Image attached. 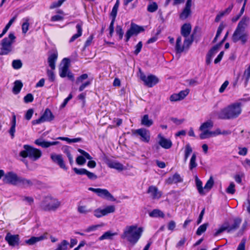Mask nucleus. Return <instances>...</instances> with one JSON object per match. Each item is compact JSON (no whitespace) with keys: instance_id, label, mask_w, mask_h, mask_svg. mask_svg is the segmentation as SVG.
I'll use <instances>...</instances> for the list:
<instances>
[{"instance_id":"obj_52","label":"nucleus","mask_w":250,"mask_h":250,"mask_svg":"<svg viewBox=\"0 0 250 250\" xmlns=\"http://www.w3.org/2000/svg\"><path fill=\"white\" fill-rule=\"evenodd\" d=\"M22 62L20 60H15L12 62V66L15 69H19L22 66Z\"/></svg>"},{"instance_id":"obj_2","label":"nucleus","mask_w":250,"mask_h":250,"mask_svg":"<svg viewBox=\"0 0 250 250\" xmlns=\"http://www.w3.org/2000/svg\"><path fill=\"white\" fill-rule=\"evenodd\" d=\"M143 231V228H138L137 226H126L121 234V237L134 245L141 237Z\"/></svg>"},{"instance_id":"obj_5","label":"nucleus","mask_w":250,"mask_h":250,"mask_svg":"<svg viewBox=\"0 0 250 250\" xmlns=\"http://www.w3.org/2000/svg\"><path fill=\"white\" fill-rule=\"evenodd\" d=\"M61 206V202L51 196L46 197L41 204V208L45 211L55 210Z\"/></svg>"},{"instance_id":"obj_1","label":"nucleus","mask_w":250,"mask_h":250,"mask_svg":"<svg viewBox=\"0 0 250 250\" xmlns=\"http://www.w3.org/2000/svg\"><path fill=\"white\" fill-rule=\"evenodd\" d=\"M242 104L239 102H235L228 105L220 110L218 114L219 119L233 120L238 118L242 113Z\"/></svg>"},{"instance_id":"obj_37","label":"nucleus","mask_w":250,"mask_h":250,"mask_svg":"<svg viewBox=\"0 0 250 250\" xmlns=\"http://www.w3.org/2000/svg\"><path fill=\"white\" fill-rule=\"evenodd\" d=\"M149 216L151 217H160L163 218L165 216L164 213L158 209H154L149 213Z\"/></svg>"},{"instance_id":"obj_16","label":"nucleus","mask_w":250,"mask_h":250,"mask_svg":"<svg viewBox=\"0 0 250 250\" xmlns=\"http://www.w3.org/2000/svg\"><path fill=\"white\" fill-rule=\"evenodd\" d=\"M134 134H137L141 137V140L148 143L150 140V132L146 128H142L133 131Z\"/></svg>"},{"instance_id":"obj_6","label":"nucleus","mask_w":250,"mask_h":250,"mask_svg":"<svg viewBox=\"0 0 250 250\" xmlns=\"http://www.w3.org/2000/svg\"><path fill=\"white\" fill-rule=\"evenodd\" d=\"M70 60L67 58H64L59 67V75L61 78L67 77L71 81H74V74L69 70Z\"/></svg>"},{"instance_id":"obj_39","label":"nucleus","mask_w":250,"mask_h":250,"mask_svg":"<svg viewBox=\"0 0 250 250\" xmlns=\"http://www.w3.org/2000/svg\"><path fill=\"white\" fill-rule=\"evenodd\" d=\"M69 242L66 240H63L59 243L57 248L54 250H67Z\"/></svg>"},{"instance_id":"obj_46","label":"nucleus","mask_w":250,"mask_h":250,"mask_svg":"<svg viewBox=\"0 0 250 250\" xmlns=\"http://www.w3.org/2000/svg\"><path fill=\"white\" fill-rule=\"evenodd\" d=\"M213 184V179L212 177H210L204 186V189L207 191H208L212 188Z\"/></svg>"},{"instance_id":"obj_24","label":"nucleus","mask_w":250,"mask_h":250,"mask_svg":"<svg viewBox=\"0 0 250 250\" xmlns=\"http://www.w3.org/2000/svg\"><path fill=\"white\" fill-rule=\"evenodd\" d=\"M242 219L238 217L235 218L233 219V223L231 226H230L229 222H227L228 232H230L236 230L239 228Z\"/></svg>"},{"instance_id":"obj_59","label":"nucleus","mask_w":250,"mask_h":250,"mask_svg":"<svg viewBox=\"0 0 250 250\" xmlns=\"http://www.w3.org/2000/svg\"><path fill=\"white\" fill-rule=\"evenodd\" d=\"M76 163L79 165H83L86 162V160L83 156H79L76 160Z\"/></svg>"},{"instance_id":"obj_33","label":"nucleus","mask_w":250,"mask_h":250,"mask_svg":"<svg viewBox=\"0 0 250 250\" xmlns=\"http://www.w3.org/2000/svg\"><path fill=\"white\" fill-rule=\"evenodd\" d=\"M152 120L149 119L148 115L146 114L144 115L141 120V124L145 126L149 127L153 125Z\"/></svg>"},{"instance_id":"obj_29","label":"nucleus","mask_w":250,"mask_h":250,"mask_svg":"<svg viewBox=\"0 0 250 250\" xmlns=\"http://www.w3.org/2000/svg\"><path fill=\"white\" fill-rule=\"evenodd\" d=\"M183 179L180 175L177 173L174 174L166 180L167 184L171 185L182 182Z\"/></svg>"},{"instance_id":"obj_35","label":"nucleus","mask_w":250,"mask_h":250,"mask_svg":"<svg viewBox=\"0 0 250 250\" xmlns=\"http://www.w3.org/2000/svg\"><path fill=\"white\" fill-rule=\"evenodd\" d=\"M117 234V233L114 232L112 233L110 231H107L104 233L102 236H101L99 238V240L100 241L104 240V239H109L112 240L113 239V237L115 235H116Z\"/></svg>"},{"instance_id":"obj_61","label":"nucleus","mask_w":250,"mask_h":250,"mask_svg":"<svg viewBox=\"0 0 250 250\" xmlns=\"http://www.w3.org/2000/svg\"><path fill=\"white\" fill-rule=\"evenodd\" d=\"M47 76L48 77V79L51 82H54L55 79V76L54 74L53 70H47Z\"/></svg>"},{"instance_id":"obj_47","label":"nucleus","mask_w":250,"mask_h":250,"mask_svg":"<svg viewBox=\"0 0 250 250\" xmlns=\"http://www.w3.org/2000/svg\"><path fill=\"white\" fill-rule=\"evenodd\" d=\"M192 149L189 144H187L186 146L185 147V157H184V161L185 162H186L188 157H189V155L192 152Z\"/></svg>"},{"instance_id":"obj_19","label":"nucleus","mask_w":250,"mask_h":250,"mask_svg":"<svg viewBox=\"0 0 250 250\" xmlns=\"http://www.w3.org/2000/svg\"><path fill=\"white\" fill-rule=\"evenodd\" d=\"M74 172L78 175H86L87 177L90 180H96L97 178V176L93 172H91L87 170L85 168L78 169L76 167L73 168Z\"/></svg>"},{"instance_id":"obj_25","label":"nucleus","mask_w":250,"mask_h":250,"mask_svg":"<svg viewBox=\"0 0 250 250\" xmlns=\"http://www.w3.org/2000/svg\"><path fill=\"white\" fill-rule=\"evenodd\" d=\"M250 22V18L248 16H244L239 22L237 27L245 30L246 28L249 26Z\"/></svg>"},{"instance_id":"obj_43","label":"nucleus","mask_w":250,"mask_h":250,"mask_svg":"<svg viewBox=\"0 0 250 250\" xmlns=\"http://www.w3.org/2000/svg\"><path fill=\"white\" fill-rule=\"evenodd\" d=\"M195 182L196 185L199 193L202 195L205 194V192H204L203 188L202 187V182L200 181V179H198L197 176H196L195 177Z\"/></svg>"},{"instance_id":"obj_22","label":"nucleus","mask_w":250,"mask_h":250,"mask_svg":"<svg viewBox=\"0 0 250 250\" xmlns=\"http://www.w3.org/2000/svg\"><path fill=\"white\" fill-rule=\"evenodd\" d=\"M59 142H47L45 141L42 138H39L35 141V144L39 146H41L43 148H48L51 146L57 145Z\"/></svg>"},{"instance_id":"obj_63","label":"nucleus","mask_w":250,"mask_h":250,"mask_svg":"<svg viewBox=\"0 0 250 250\" xmlns=\"http://www.w3.org/2000/svg\"><path fill=\"white\" fill-rule=\"evenodd\" d=\"M116 32L119 36V38L120 40L122 39L124 32L123 31L122 28L120 25H117L116 28Z\"/></svg>"},{"instance_id":"obj_10","label":"nucleus","mask_w":250,"mask_h":250,"mask_svg":"<svg viewBox=\"0 0 250 250\" xmlns=\"http://www.w3.org/2000/svg\"><path fill=\"white\" fill-rule=\"evenodd\" d=\"M115 211V207L114 205L106 206L103 209L98 208L93 211L94 216L97 218H101L109 213H113Z\"/></svg>"},{"instance_id":"obj_32","label":"nucleus","mask_w":250,"mask_h":250,"mask_svg":"<svg viewBox=\"0 0 250 250\" xmlns=\"http://www.w3.org/2000/svg\"><path fill=\"white\" fill-rule=\"evenodd\" d=\"M76 29L77 30V33L72 36L70 38L69 42L71 43L73 42L75 40L82 36V23H78L76 25Z\"/></svg>"},{"instance_id":"obj_50","label":"nucleus","mask_w":250,"mask_h":250,"mask_svg":"<svg viewBox=\"0 0 250 250\" xmlns=\"http://www.w3.org/2000/svg\"><path fill=\"white\" fill-rule=\"evenodd\" d=\"M235 185L233 182H231L229 186L227 188L226 191L230 194H233L235 192Z\"/></svg>"},{"instance_id":"obj_21","label":"nucleus","mask_w":250,"mask_h":250,"mask_svg":"<svg viewBox=\"0 0 250 250\" xmlns=\"http://www.w3.org/2000/svg\"><path fill=\"white\" fill-rule=\"evenodd\" d=\"M158 138L159 139L158 143L163 148L169 149L171 147L172 143L170 140L165 138L161 134L158 135Z\"/></svg>"},{"instance_id":"obj_58","label":"nucleus","mask_w":250,"mask_h":250,"mask_svg":"<svg viewBox=\"0 0 250 250\" xmlns=\"http://www.w3.org/2000/svg\"><path fill=\"white\" fill-rule=\"evenodd\" d=\"M65 0H59L57 2H54L51 4V5L50 6V8L54 9L55 8L58 7L60 6L62 4V3Z\"/></svg>"},{"instance_id":"obj_62","label":"nucleus","mask_w":250,"mask_h":250,"mask_svg":"<svg viewBox=\"0 0 250 250\" xmlns=\"http://www.w3.org/2000/svg\"><path fill=\"white\" fill-rule=\"evenodd\" d=\"M78 151L79 152H80L82 155H83V157L85 158H86L88 160H91L92 159V157L86 151H84L83 150L79 148L78 149Z\"/></svg>"},{"instance_id":"obj_34","label":"nucleus","mask_w":250,"mask_h":250,"mask_svg":"<svg viewBox=\"0 0 250 250\" xmlns=\"http://www.w3.org/2000/svg\"><path fill=\"white\" fill-rule=\"evenodd\" d=\"M23 86L22 82L20 80H16L14 83L13 88V92L15 94H18Z\"/></svg>"},{"instance_id":"obj_51","label":"nucleus","mask_w":250,"mask_h":250,"mask_svg":"<svg viewBox=\"0 0 250 250\" xmlns=\"http://www.w3.org/2000/svg\"><path fill=\"white\" fill-rule=\"evenodd\" d=\"M131 30H134L136 35L144 31V28L142 27L139 26L136 24L131 23Z\"/></svg>"},{"instance_id":"obj_12","label":"nucleus","mask_w":250,"mask_h":250,"mask_svg":"<svg viewBox=\"0 0 250 250\" xmlns=\"http://www.w3.org/2000/svg\"><path fill=\"white\" fill-rule=\"evenodd\" d=\"M140 78L144 82L145 84L149 87H152L159 82L158 78L153 75L146 77L144 74L141 73Z\"/></svg>"},{"instance_id":"obj_4","label":"nucleus","mask_w":250,"mask_h":250,"mask_svg":"<svg viewBox=\"0 0 250 250\" xmlns=\"http://www.w3.org/2000/svg\"><path fill=\"white\" fill-rule=\"evenodd\" d=\"M16 37L13 33H10L8 37L3 39L0 42V55H6L12 52V44L15 41Z\"/></svg>"},{"instance_id":"obj_26","label":"nucleus","mask_w":250,"mask_h":250,"mask_svg":"<svg viewBox=\"0 0 250 250\" xmlns=\"http://www.w3.org/2000/svg\"><path fill=\"white\" fill-rule=\"evenodd\" d=\"M191 31V25L190 23L184 24L181 28V34L184 37H187L190 36Z\"/></svg>"},{"instance_id":"obj_23","label":"nucleus","mask_w":250,"mask_h":250,"mask_svg":"<svg viewBox=\"0 0 250 250\" xmlns=\"http://www.w3.org/2000/svg\"><path fill=\"white\" fill-rule=\"evenodd\" d=\"M118 9V8L113 7L110 13V16L112 17V21L109 27V34L110 36H112L114 32V23L117 16Z\"/></svg>"},{"instance_id":"obj_49","label":"nucleus","mask_w":250,"mask_h":250,"mask_svg":"<svg viewBox=\"0 0 250 250\" xmlns=\"http://www.w3.org/2000/svg\"><path fill=\"white\" fill-rule=\"evenodd\" d=\"M208 226V224L205 223L202 225H201L197 229L196 231V234L197 235H201L203 232H204L207 228V227Z\"/></svg>"},{"instance_id":"obj_14","label":"nucleus","mask_w":250,"mask_h":250,"mask_svg":"<svg viewBox=\"0 0 250 250\" xmlns=\"http://www.w3.org/2000/svg\"><path fill=\"white\" fill-rule=\"evenodd\" d=\"M88 78V75L87 74H83L78 77L76 81V84L79 85L81 84L79 91H83L86 87L89 86L91 83V81L88 80L85 82L83 81Z\"/></svg>"},{"instance_id":"obj_38","label":"nucleus","mask_w":250,"mask_h":250,"mask_svg":"<svg viewBox=\"0 0 250 250\" xmlns=\"http://www.w3.org/2000/svg\"><path fill=\"white\" fill-rule=\"evenodd\" d=\"M16 117L15 114H13L12 120V125L9 130V133L11 136L12 138L14 137V133L15 132V127H16Z\"/></svg>"},{"instance_id":"obj_60","label":"nucleus","mask_w":250,"mask_h":250,"mask_svg":"<svg viewBox=\"0 0 250 250\" xmlns=\"http://www.w3.org/2000/svg\"><path fill=\"white\" fill-rule=\"evenodd\" d=\"M34 113V110L32 108L29 109L25 114V119L27 120H30Z\"/></svg>"},{"instance_id":"obj_8","label":"nucleus","mask_w":250,"mask_h":250,"mask_svg":"<svg viewBox=\"0 0 250 250\" xmlns=\"http://www.w3.org/2000/svg\"><path fill=\"white\" fill-rule=\"evenodd\" d=\"M88 189L89 191H93L95 193L97 194L98 196L102 198H104L112 201H114L115 200L113 196L106 189L89 188Z\"/></svg>"},{"instance_id":"obj_44","label":"nucleus","mask_w":250,"mask_h":250,"mask_svg":"<svg viewBox=\"0 0 250 250\" xmlns=\"http://www.w3.org/2000/svg\"><path fill=\"white\" fill-rule=\"evenodd\" d=\"M196 155L195 153H193L192 155V156L190 160L189 165V168L190 170H192L194 168L196 167L197 166V164L196 163Z\"/></svg>"},{"instance_id":"obj_17","label":"nucleus","mask_w":250,"mask_h":250,"mask_svg":"<svg viewBox=\"0 0 250 250\" xmlns=\"http://www.w3.org/2000/svg\"><path fill=\"white\" fill-rule=\"evenodd\" d=\"M50 157L52 161L57 164L61 168L64 170L67 169L62 155L52 153L51 154Z\"/></svg>"},{"instance_id":"obj_20","label":"nucleus","mask_w":250,"mask_h":250,"mask_svg":"<svg viewBox=\"0 0 250 250\" xmlns=\"http://www.w3.org/2000/svg\"><path fill=\"white\" fill-rule=\"evenodd\" d=\"M147 193L150 194L151 197L153 199H159L162 196V192L159 191L158 188L154 186L149 187Z\"/></svg>"},{"instance_id":"obj_64","label":"nucleus","mask_w":250,"mask_h":250,"mask_svg":"<svg viewBox=\"0 0 250 250\" xmlns=\"http://www.w3.org/2000/svg\"><path fill=\"white\" fill-rule=\"evenodd\" d=\"M33 99H34V98H33V95L31 93H29V94H27L24 97V102L25 103H31L33 101Z\"/></svg>"},{"instance_id":"obj_57","label":"nucleus","mask_w":250,"mask_h":250,"mask_svg":"<svg viewBox=\"0 0 250 250\" xmlns=\"http://www.w3.org/2000/svg\"><path fill=\"white\" fill-rule=\"evenodd\" d=\"M102 225H92L91 226L88 227L85 230V231L87 232H89L90 231H95L96 229H98L99 227H102Z\"/></svg>"},{"instance_id":"obj_27","label":"nucleus","mask_w":250,"mask_h":250,"mask_svg":"<svg viewBox=\"0 0 250 250\" xmlns=\"http://www.w3.org/2000/svg\"><path fill=\"white\" fill-rule=\"evenodd\" d=\"M46 238V234H44L39 237H31L30 239L25 240V242L28 245H32L37 242L42 241Z\"/></svg>"},{"instance_id":"obj_56","label":"nucleus","mask_w":250,"mask_h":250,"mask_svg":"<svg viewBox=\"0 0 250 250\" xmlns=\"http://www.w3.org/2000/svg\"><path fill=\"white\" fill-rule=\"evenodd\" d=\"M189 92V90L188 89H186L184 90L181 91L178 93L180 100H182L184 99L188 94Z\"/></svg>"},{"instance_id":"obj_53","label":"nucleus","mask_w":250,"mask_h":250,"mask_svg":"<svg viewBox=\"0 0 250 250\" xmlns=\"http://www.w3.org/2000/svg\"><path fill=\"white\" fill-rule=\"evenodd\" d=\"M134 35H136L134 30H131V26L130 28L127 31L126 34L125 35V42H128L131 36Z\"/></svg>"},{"instance_id":"obj_18","label":"nucleus","mask_w":250,"mask_h":250,"mask_svg":"<svg viewBox=\"0 0 250 250\" xmlns=\"http://www.w3.org/2000/svg\"><path fill=\"white\" fill-rule=\"evenodd\" d=\"M192 5V0H187L185 7L180 15V18L182 20H185L188 18L191 14V7Z\"/></svg>"},{"instance_id":"obj_42","label":"nucleus","mask_w":250,"mask_h":250,"mask_svg":"<svg viewBox=\"0 0 250 250\" xmlns=\"http://www.w3.org/2000/svg\"><path fill=\"white\" fill-rule=\"evenodd\" d=\"M78 211L81 214H86L91 212L92 210L88 208L86 206L79 205L77 208Z\"/></svg>"},{"instance_id":"obj_7","label":"nucleus","mask_w":250,"mask_h":250,"mask_svg":"<svg viewBox=\"0 0 250 250\" xmlns=\"http://www.w3.org/2000/svg\"><path fill=\"white\" fill-rule=\"evenodd\" d=\"M249 34L245 30L236 27L232 35V40L234 42L240 41L244 44L247 42Z\"/></svg>"},{"instance_id":"obj_54","label":"nucleus","mask_w":250,"mask_h":250,"mask_svg":"<svg viewBox=\"0 0 250 250\" xmlns=\"http://www.w3.org/2000/svg\"><path fill=\"white\" fill-rule=\"evenodd\" d=\"M244 75L246 79L245 85V86H246L250 79V66H249L246 70H245Z\"/></svg>"},{"instance_id":"obj_48","label":"nucleus","mask_w":250,"mask_h":250,"mask_svg":"<svg viewBox=\"0 0 250 250\" xmlns=\"http://www.w3.org/2000/svg\"><path fill=\"white\" fill-rule=\"evenodd\" d=\"M224 28H225V25L223 24V23H220V24L219 25V26L217 29V33H216L215 37L214 38V39L213 40V42H215L217 41L218 38L221 35V34Z\"/></svg>"},{"instance_id":"obj_3","label":"nucleus","mask_w":250,"mask_h":250,"mask_svg":"<svg viewBox=\"0 0 250 250\" xmlns=\"http://www.w3.org/2000/svg\"><path fill=\"white\" fill-rule=\"evenodd\" d=\"M24 149L20 152V156L23 158L28 157L33 161H37L42 156V151L29 145L23 146Z\"/></svg>"},{"instance_id":"obj_30","label":"nucleus","mask_w":250,"mask_h":250,"mask_svg":"<svg viewBox=\"0 0 250 250\" xmlns=\"http://www.w3.org/2000/svg\"><path fill=\"white\" fill-rule=\"evenodd\" d=\"M58 58L57 53L51 54L48 58V62L49 66L52 70L55 69V62Z\"/></svg>"},{"instance_id":"obj_13","label":"nucleus","mask_w":250,"mask_h":250,"mask_svg":"<svg viewBox=\"0 0 250 250\" xmlns=\"http://www.w3.org/2000/svg\"><path fill=\"white\" fill-rule=\"evenodd\" d=\"M19 177L17 174L14 172L10 171L7 172L3 178V181L6 184H11L14 186L18 185Z\"/></svg>"},{"instance_id":"obj_40","label":"nucleus","mask_w":250,"mask_h":250,"mask_svg":"<svg viewBox=\"0 0 250 250\" xmlns=\"http://www.w3.org/2000/svg\"><path fill=\"white\" fill-rule=\"evenodd\" d=\"M185 40L184 41V46L185 48H188L189 46L192 44L193 42V35H192L187 37H184Z\"/></svg>"},{"instance_id":"obj_36","label":"nucleus","mask_w":250,"mask_h":250,"mask_svg":"<svg viewBox=\"0 0 250 250\" xmlns=\"http://www.w3.org/2000/svg\"><path fill=\"white\" fill-rule=\"evenodd\" d=\"M181 42L182 38L181 37H179L176 40L175 45V50H176V52L179 53L183 52L185 49L184 45H182Z\"/></svg>"},{"instance_id":"obj_15","label":"nucleus","mask_w":250,"mask_h":250,"mask_svg":"<svg viewBox=\"0 0 250 250\" xmlns=\"http://www.w3.org/2000/svg\"><path fill=\"white\" fill-rule=\"evenodd\" d=\"M5 240L11 247L19 246L20 244V237L18 234L13 235L8 232L5 237Z\"/></svg>"},{"instance_id":"obj_41","label":"nucleus","mask_w":250,"mask_h":250,"mask_svg":"<svg viewBox=\"0 0 250 250\" xmlns=\"http://www.w3.org/2000/svg\"><path fill=\"white\" fill-rule=\"evenodd\" d=\"M158 9V4L156 2H150L147 7V10L149 12L153 13L156 11Z\"/></svg>"},{"instance_id":"obj_28","label":"nucleus","mask_w":250,"mask_h":250,"mask_svg":"<svg viewBox=\"0 0 250 250\" xmlns=\"http://www.w3.org/2000/svg\"><path fill=\"white\" fill-rule=\"evenodd\" d=\"M35 181V180H31L20 177L18 181V185H20L24 188L30 187L34 184Z\"/></svg>"},{"instance_id":"obj_45","label":"nucleus","mask_w":250,"mask_h":250,"mask_svg":"<svg viewBox=\"0 0 250 250\" xmlns=\"http://www.w3.org/2000/svg\"><path fill=\"white\" fill-rule=\"evenodd\" d=\"M225 230H227L228 232V227L227 225V222H225L221 226V227L215 232V233L214 234V236H216Z\"/></svg>"},{"instance_id":"obj_31","label":"nucleus","mask_w":250,"mask_h":250,"mask_svg":"<svg viewBox=\"0 0 250 250\" xmlns=\"http://www.w3.org/2000/svg\"><path fill=\"white\" fill-rule=\"evenodd\" d=\"M106 164L109 167L116 169L119 171H122L124 169V166L119 162L108 161L106 162Z\"/></svg>"},{"instance_id":"obj_9","label":"nucleus","mask_w":250,"mask_h":250,"mask_svg":"<svg viewBox=\"0 0 250 250\" xmlns=\"http://www.w3.org/2000/svg\"><path fill=\"white\" fill-rule=\"evenodd\" d=\"M213 126V122L210 120L203 123L199 128V129L202 132L199 135L200 138L203 140L209 138V134L206 133V132H210L211 131H209V129H211Z\"/></svg>"},{"instance_id":"obj_11","label":"nucleus","mask_w":250,"mask_h":250,"mask_svg":"<svg viewBox=\"0 0 250 250\" xmlns=\"http://www.w3.org/2000/svg\"><path fill=\"white\" fill-rule=\"evenodd\" d=\"M54 118L51 111L48 108H46L41 117L37 120H33L32 123L33 125L40 124L44 122L51 121L54 119Z\"/></svg>"},{"instance_id":"obj_55","label":"nucleus","mask_w":250,"mask_h":250,"mask_svg":"<svg viewBox=\"0 0 250 250\" xmlns=\"http://www.w3.org/2000/svg\"><path fill=\"white\" fill-rule=\"evenodd\" d=\"M218 45H216L213 47L209 51L207 56L212 58L218 51Z\"/></svg>"}]
</instances>
